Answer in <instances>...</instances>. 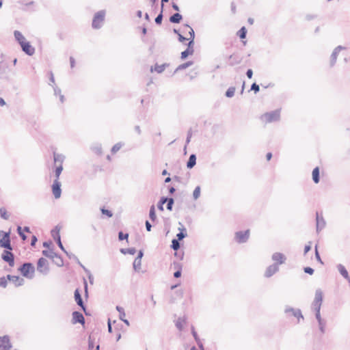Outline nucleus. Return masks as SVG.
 <instances>
[{
    "label": "nucleus",
    "instance_id": "11",
    "mask_svg": "<svg viewBox=\"0 0 350 350\" xmlns=\"http://www.w3.org/2000/svg\"><path fill=\"white\" fill-rule=\"evenodd\" d=\"M11 348L10 339L8 336L0 338V350H9Z\"/></svg>",
    "mask_w": 350,
    "mask_h": 350
},
{
    "label": "nucleus",
    "instance_id": "40",
    "mask_svg": "<svg viewBox=\"0 0 350 350\" xmlns=\"http://www.w3.org/2000/svg\"><path fill=\"white\" fill-rule=\"evenodd\" d=\"M315 255H316V258H317V260H318L319 262H321V264H323V262H322V260H321V259L320 255H319V252H318L317 247V246H316V247H315Z\"/></svg>",
    "mask_w": 350,
    "mask_h": 350
},
{
    "label": "nucleus",
    "instance_id": "18",
    "mask_svg": "<svg viewBox=\"0 0 350 350\" xmlns=\"http://www.w3.org/2000/svg\"><path fill=\"white\" fill-rule=\"evenodd\" d=\"M14 36H15L16 39L17 40V41L18 42V43L20 44V45H21L22 44H23L25 42L27 41V40L23 36V35L18 31H14Z\"/></svg>",
    "mask_w": 350,
    "mask_h": 350
},
{
    "label": "nucleus",
    "instance_id": "14",
    "mask_svg": "<svg viewBox=\"0 0 350 350\" xmlns=\"http://www.w3.org/2000/svg\"><path fill=\"white\" fill-rule=\"evenodd\" d=\"M75 299L76 302L77 303V304L79 306H81V308L85 310V307H84V305H83V301L81 299L80 291L79 288H77L75 291Z\"/></svg>",
    "mask_w": 350,
    "mask_h": 350
},
{
    "label": "nucleus",
    "instance_id": "24",
    "mask_svg": "<svg viewBox=\"0 0 350 350\" xmlns=\"http://www.w3.org/2000/svg\"><path fill=\"white\" fill-rule=\"evenodd\" d=\"M149 216L152 221H155L157 219V215L155 213V207L154 205H152L150 207Z\"/></svg>",
    "mask_w": 350,
    "mask_h": 350
},
{
    "label": "nucleus",
    "instance_id": "62",
    "mask_svg": "<svg viewBox=\"0 0 350 350\" xmlns=\"http://www.w3.org/2000/svg\"><path fill=\"white\" fill-rule=\"evenodd\" d=\"M23 231H26V232H29V228H28V227H25V228L23 229Z\"/></svg>",
    "mask_w": 350,
    "mask_h": 350
},
{
    "label": "nucleus",
    "instance_id": "30",
    "mask_svg": "<svg viewBox=\"0 0 350 350\" xmlns=\"http://www.w3.org/2000/svg\"><path fill=\"white\" fill-rule=\"evenodd\" d=\"M167 198H161L159 204H158V208L163 211V204L166 202Z\"/></svg>",
    "mask_w": 350,
    "mask_h": 350
},
{
    "label": "nucleus",
    "instance_id": "17",
    "mask_svg": "<svg viewBox=\"0 0 350 350\" xmlns=\"http://www.w3.org/2000/svg\"><path fill=\"white\" fill-rule=\"evenodd\" d=\"M185 325L186 319L185 317L178 318L176 321V326L179 330H182Z\"/></svg>",
    "mask_w": 350,
    "mask_h": 350
},
{
    "label": "nucleus",
    "instance_id": "46",
    "mask_svg": "<svg viewBox=\"0 0 350 350\" xmlns=\"http://www.w3.org/2000/svg\"><path fill=\"white\" fill-rule=\"evenodd\" d=\"M247 77L249 79H251L252 77V75H253V72L251 69H249L247 71V73H246Z\"/></svg>",
    "mask_w": 350,
    "mask_h": 350
},
{
    "label": "nucleus",
    "instance_id": "64",
    "mask_svg": "<svg viewBox=\"0 0 350 350\" xmlns=\"http://www.w3.org/2000/svg\"><path fill=\"white\" fill-rule=\"evenodd\" d=\"M191 350H198L195 347H193Z\"/></svg>",
    "mask_w": 350,
    "mask_h": 350
},
{
    "label": "nucleus",
    "instance_id": "42",
    "mask_svg": "<svg viewBox=\"0 0 350 350\" xmlns=\"http://www.w3.org/2000/svg\"><path fill=\"white\" fill-rule=\"evenodd\" d=\"M161 21H162V14H160L156 18H155V22L157 23V24H161Z\"/></svg>",
    "mask_w": 350,
    "mask_h": 350
},
{
    "label": "nucleus",
    "instance_id": "12",
    "mask_svg": "<svg viewBox=\"0 0 350 350\" xmlns=\"http://www.w3.org/2000/svg\"><path fill=\"white\" fill-rule=\"evenodd\" d=\"M8 279L13 283L15 286H21L23 284L24 280L19 276L16 275H8Z\"/></svg>",
    "mask_w": 350,
    "mask_h": 350
},
{
    "label": "nucleus",
    "instance_id": "35",
    "mask_svg": "<svg viewBox=\"0 0 350 350\" xmlns=\"http://www.w3.org/2000/svg\"><path fill=\"white\" fill-rule=\"evenodd\" d=\"M184 230L185 229L183 228V231L177 234L176 237L178 238V241H180L186 237V234L183 232Z\"/></svg>",
    "mask_w": 350,
    "mask_h": 350
},
{
    "label": "nucleus",
    "instance_id": "15",
    "mask_svg": "<svg viewBox=\"0 0 350 350\" xmlns=\"http://www.w3.org/2000/svg\"><path fill=\"white\" fill-rule=\"evenodd\" d=\"M168 65L166 64H163L161 65L155 64L153 67L151 68V72H157L158 73H161L163 72Z\"/></svg>",
    "mask_w": 350,
    "mask_h": 350
},
{
    "label": "nucleus",
    "instance_id": "60",
    "mask_svg": "<svg viewBox=\"0 0 350 350\" xmlns=\"http://www.w3.org/2000/svg\"><path fill=\"white\" fill-rule=\"evenodd\" d=\"M174 191H175V189H174V187H171V188L170 189V192L171 193H174Z\"/></svg>",
    "mask_w": 350,
    "mask_h": 350
},
{
    "label": "nucleus",
    "instance_id": "4",
    "mask_svg": "<svg viewBox=\"0 0 350 350\" xmlns=\"http://www.w3.org/2000/svg\"><path fill=\"white\" fill-rule=\"evenodd\" d=\"M19 270L26 278H32L33 277L35 269L31 263H24Z\"/></svg>",
    "mask_w": 350,
    "mask_h": 350
},
{
    "label": "nucleus",
    "instance_id": "39",
    "mask_svg": "<svg viewBox=\"0 0 350 350\" xmlns=\"http://www.w3.org/2000/svg\"><path fill=\"white\" fill-rule=\"evenodd\" d=\"M251 90H254L255 93L258 92L259 91V85L256 83H253L252 85Z\"/></svg>",
    "mask_w": 350,
    "mask_h": 350
},
{
    "label": "nucleus",
    "instance_id": "5",
    "mask_svg": "<svg viewBox=\"0 0 350 350\" xmlns=\"http://www.w3.org/2000/svg\"><path fill=\"white\" fill-rule=\"evenodd\" d=\"M10 232H5L0 230V247L12 250V248L10 244Z\"/></svg>",
    "mask_w": 350,
    "mask_h": 350
},
{
    "label": "nucleus",
    "instance_id": "20",
    "mask_svg": "<svg viewBox=\"0 0 350 350\" xmlns=\"http://www.w3.org/2000/svg\"><path fill=\"white\" fill-rule=\"evenodd\" d=\"M312 180L315 183H318L319 182V167H315L312 173Z\"/></svg>",
    "mask_w": 350,
    "mask_h": 350
},
{
    "label": "nucleus",
    "instance_id": "26",
    "mask_svg": "<svg viewBox=\"0 0 350 350\" xmlns=\"http://www.w3.org/2000/svg\"><path fill=\"white\" fill-rule=\"evenodd\" d=\"M0 216L4 219H8L9 215L5 208L2 207L0 208Z\"/></svg>",
    "mask_w": 350,
    "mask_h": 350
},
{
    "label": "nucleus",
    "instance_id": "58",
    "mask_svg": "<svg viewBox=\"0 0 350 350\" xmlns=\"http://www.w3.org/2000/svg\"><path fill=\"white\" fill-rule=\"evenodd\" d=\"M84 289H85V293H87V291H88V284H87L86 282L84 283Z\"/></svg>",
    "mask_w": 350,
    "mask_h": 350
},
{
    "label": "nucleus",
    "instance_id": "9",
    "mask_svg": "<svg viewBox=\"0 0 350 350\" xmlns=\"http://www.w3.org/2000/svg\"><path fill=\"white\" fill-rule=\"evenodd\" d=\"M21 46L22 50L28 55H33L35 53V48L28 41L25 42Z\"/></svg>",
    "mask_w": 350,
    "mask_h": 350
},
{
    "label": "nucleus",
    "instance_id": "50",
    "mask_svg": "<svg viewBox=\"0 0 350 350\" xmlns=\"http://www.w3.org/2000/svg\"><path fill=\"white\" fill-rule=\"evenodd\" d=\"M272 157V154L271 152H268L266 155V158L267 161H270Z\"/></svg>",
    "mask_w": 350,
    "mask_h": 350
},
{
    "label": "nucleus",
    "instance_id": "7",
    "mask_svg": "<svg viewBox=\"0 0 350 350\" xmlns=\"http://www.w3.org/2000/svg\"><path fill=\"white\" fill-rule=\"evenodd\" d=\"M250 237V230L237 232L235 234V239L237 242L241 243L245 242Z\"/></svg>",
    "mask_w": 350,
    "mask_h": 350
},
{
    "label": "nucleus",
    "instance_id": "27",
    "mask_svg": "<svg viewBox=\"0 0 350 350\" xmlns=\"http://www.w3.org/2000/svg\"><path fill=\"white\" fill-rule=\"evenodd\" d=\"M235 90L236 89L234 87L229 88L226 92V96L229 98L232 97L234 95Z\"/></svg>",
    "mask_w": 350,
    "mask_h": 350
},
{
    "label": "nucleus",
    "instance_id": "2",
    "mask_svg": "<svg viewBox=\"0 0 350 350\" xmlns=\"http://www.w3.org/2000/svg\"><path fill=\"white\" fill-rule=\"evenodd\" d=\"M184 32L188 31V35L187 37L183 36L181 34H179V40L180 42H184L185 40H189L188 47L187 49L181 53V58L185 59L189 55H191L193 53V39H194V31L193 29L189 25H186L183 27Z\"/></svg>",
    "mask_w": 350,
    "mask_h": 350
},
{
    "label": "nucleus",
    "instance_id": "6",
    "mask_svg": "<svg viewBox=\"0 0 350 350\" xmlns=\"http://www.w3.org/2000/svg\"><path fill=\"white\" fill-rule=\"evenodd\" d=\"M37 269L42 273H46L49 271L48 260L44 258H40L38 262Z\"/></svg>",
    "mask_w": 350,
    "mask_h": 350
},
{
    "label": "nucleus",
    "instance_id": "54",
    "mask_svg": "<svg viewBox=\"0 0 350 350\" xmlns=\"http://www.w3.org/2000/svg\"><path fill=\"white\" fill-rule=\"evenodd\" d=\"M128 253H129L131 254H134L135 253V249H129V250H128Z\"/></svg>",
    "mask_w": 350,
    "mask_h": 350
},
{
    "label": "nucleus",
    "instance_id": "19",
    "mask_svg": "<svg viewBox=\"0 0 350 350\" xmlns=\"http://www.w3.org/2000/svg\"><path fill=\"white\" fill-rule=\"evenodd\" d=\"M338 269L340 272V273L346 279L349 280V274H348V271L346 269V268L342 265H339L338 266Z\"/></svg>",
    "mask_w": 350,
    "mask_h": 350
},
{
    "label": "nucleus",
    "instance_id": "37",
    "mask_svg": "<svg viewBox=\"0 0 350 350\" xmlns=\"http://www.w3.org/2000/svg\"><path fill=\"white\" fill-rule=\"evenodd\" d=\"M128 237H129V234H124L123 232H119V234H118V238L120 240H124V239H128Z\"/></svg>",
    "mask_w": 350,
    "mask_h": 350
},
{
    "label": "nucleus",
    "instance_id": "51",
    "mask_svg": "<svg viewBox=\"0 0 350 350\" xmlns=\"http://www.w3.org/2000/svg\"><path fill=\"white\" fill-rule=\"evenodd\" d=\"M192 334H193V336H194L195 339L197 340H198V335H197V333L195 331L194 328L192 329Z\"/></svg>",
    "mask_w": 350,
    "mask_h": 350
},
{
    "label": "nucleus",
    "instance_id": "45",
    "mask_svg": "<svg viewBox=\"0 0 350 350\" xmlns=\"http://www.w3.org/2000/svg\"><path fill=\"white\" fill-rule=\"evenodd\" d=\"M175 278H180L181 276V269H178L174 273Z\"/></svg>",
    "mask_w": 350,
    "mask_h": 350
},
{
    "label": "nucleus",
    "instance_id": "63",
    "mask_svg": "<svg viewBox=\"0 0 350 350\" xmlns=\"http://www.w3.org/2000/svg\"><path fill=\"white\" fill-rule=\"evenodd\" d=\"M167 174V170H164L163 171V172H162V174H163V175H166Z\"/></svg>",
    "mask_w": 350,
    "mask_h": 350
},
{
    "label": "nucleus",
    "instance_id": "59",
    "mask_svg": "<svg viewBox=\"0 0 350 350\" xmlns=\"http://www.w3.org/2000/svg\"><path fill=\"white\" fill-rule=\"evenodd\" d=\"M332 57H333L334 61H335L336 59V53H334L332 54Z\"/></svg>",
    "mask_w": 350,
    "mask_h": 350
},
{
    "label": "nucleus",
    "instance_id": "3",
    "mask_svg": "<svg viewBox=\"0 0 350 350\" xmlns=\"http://www.w3.org/2000/svg\"><path fill=\"white\" fill-rule=\"evenodd\" d=\"M280 111L275 110L271 112L265 113L260 116V120L265 125L276 122L280 120Z\"/></svg>",
    "mask_w": 350,
    "mask_h": 350
},
{
    "label": "nucleus",
    "instance_id": "13",
    "mask_svg": "<svg viewBox=\"0 0 350 350\" xmlns=\"http://www.w3.org/2000/svg\"><path fill=\"white\" fill-rule=\"evenodd\" d=\"M72 321L74 323H84V317L83 314L79 312H74L72 313Z\"/></svg>",
    "mask_w": 350,
    "mask_h": 350
},
{
    "label": "nucleus",
    "instance_id": "52",
    "mask_svg": "<svg viewBox=\"0 0 350 350\" xmlns=\"http://www.w3.org/2000/svg\"><path fill=\"white\" fill-rule=\"evenodd\" d=\"M317 318L319 319V324H320V326H321V332H324V330H323V326H322V325H321V319H320V318H319V314H317Z\"/></svg>",
    "mask_w": 350,
    "mask_h": 350
},
{
    "label": "nucleus",
    "instance_id": "47",
    "mask_svg": "<svg viewBox=\"0 0 350 350\" xmlns=\"http://www.w3.org/2000/svg\"><path fill=\"white\" fill-rule=\"evenodd\" d=\"M191 64H192L191 62H188V63L184 64L183 65H180L178 68H180V69L185 68L186 67L191 65Z\"/></svg>",
    "mask_w": 350,
    "mask_h": 350
},
{
    "label": "nucleus",
    "instance_id": "61",
    "mask_svg": "<svg viewBox=\"0 0 350 350\" xmlns=\"http://www.w3.org/2000/svg\"><path fill=\"white\" fill-rule=\"evenodd\" d=\"M170 180H171V178L170 177H167V178H165V183H169Z\"/></svg>",
    "mask_w": 350,
    "mask_h": 350
},
{
    "label": "nucleus",
    "instance_id": "28",
    "mask_svg": "<svg viewBox=\"0 0 350 350\" xmlns=\"http://www.w3.org/2000/svg\"><path fill=\"white\" fill-rule=\"evenodd\" d=\"M201 189L200 187L198 186L193 191V196L195 200L198 199L200 196Z\"/></svg>",
    "mask_w": 350,
    "mask_h": 350
},
{
    "label": "nucleus",
    "instance_id": "33",
    "mask_svg": "<svg viewBox=\"0 0 350 350\" xmlns=\"http://www.w3.org/2000/svg\"><path fill=\"white\" fill-rule=\"evenodd\" d=\"M101 212L103 215H105L108 217H111L113 216V213L111 211L105 209L104 208H101Z\"/></svg>",
    "mask_w": 350,
    "mask_h": 350
},
{
    "label": "nucleus",
    "instance_id": "53",
    "mask_svg": "<svg viewBox=\"0 0 350 350\" xmlns=\"http://www.w3.org/2000/svg\"><path fill=\"white\" fill-rule=\"evenodd\" d=\"M142 256H143V252L142 251H139V252L138 253L137 257L136 258H139L142 260Z\"/></svg>",
    "mask_w": 350,
    "mask_h": 350
},
{
    "label": "nucleus",
    "instance_id": "56",
    "mask_svg": "<svg viewBox=\"0 0 350 350\" xmlns=\"http://www.w3.org/2000/svg\"><path fill=\"white\" fill-rule=\"evenodd\" d=\"M5 103L4 100L2 98H0V105L3 106V105H5Z\"/></svg>",
    "mask_w": 350,
    "mask_h": 350
},
{
    "label": "nucleus",
    "instance_id": "44",
    "mask_svg": "<svg viewBox=\"0 0 350 350\" xmlns=\"http://www.w3.org/2000/svg\"><path fill=\"white\" fill-rule=\"evenodd\" d=\"M310 250H311V245L310 243L308 245H306L304 247V254L308 253Z\"/></svg>",
    "mask_w": 350,
    "mask_h": 350
},
{
    "label": "nucleus",
    "instance_id": "49",
    "mask_svg": "<svg viewBox=\"0 0 350 350\" xmlns=\"http://www.w3.org/2000/svg\"><path fill=\"white\" fill-rule=\"evenodd\" d=\"M70 66L72 68H73L75 66V59L73 57H70Z\"/></svg>",
    "mask_w": 350,
    "mask_h": 350
},
{
    "label": "nucleus",
    "instance_id": "43",
    "mask_svg": "<svg viewBox=\"0 0 350 350\" xmlns=\"http://www.w3.org/2000/svg\"><path fill=\"white\" fill-rule=\"evenodd\" d=\"M315 299H317V301L318 302H321L322 301V295H321V293H317Z\"/></svg>",
    "mask_w": 350,
    "mask_h": 350
},
{
    "label": "nucleus",
    "instance_id": "36",
    "mask_svg": "<svg viewBox=\"0 0 350 350\" xmlns=\"http://www.w3.org/2000/svg\"><path fill=\"white\" fill-rule=\"evenodd\" d=\"M121 148V145L120 144H117L114 145L111 148V152L113 153L117 152Z\"/></svg>",
    "mask_w": 350,
    "mask_h": 350
},
{
    "label": "nucleus",
    "instance_id": "29",
    "mask_svg": "<svg viewBox=\"0 0 350 350\" xmlns=\"http://www.w3.org/2000/svg\"><path fill=\"white\" fill-rule=\"evenodd\" d=\"M247 30L245 27H243L239 31L238 35L241 39H244L246 36Z\"/></svg>",
    "mask_w": 350,
    "mask_h": 350
},
{
    "label": "nucleus",
    "instance_id": "16",
    "mask_svg": "<svg viewBox=\"0 0 350 350\" xmlns=\"http://www.w3.org/2000/svg\"><path fill=\"white\" fill-rule=\"evenodd\" d=\"M273 260L278 264H282L285 260V257L281 253H275L273 255Z\"/></svg>",
    "mask_w": 350,
    "mask_h": 350
},
{
    "label": "nucleus",
    "instance_id": "1",
    "mask_svg": "<svg viewBox=\"0 0 350 350\" xmlns=\"http://www.w3.org/2000/svg\"><path fill=\"white\" fill-rule=\"evenodd\" d=\"M53 161L54 166L52 169V172L50 173V178H51L53 174L55 179L53 180L51 189L55 198L58 199L61 197L62 194L61 183L59 180V178L63 171L64 157L62 154L54 152Z\"/></svg>",
    "mask_w": 350,
    "mask_h": 350
},
{
    "label": "nucleus",
    "instance_id": "34",
    "mask_svg": "<svg viewBox=\"0 0 350 350\" xmlns=\"http://www.w3.org/2000/svg\"><path fill=\"white\" fill-rule=\"evenodd\" d=\"M17 230H18V234L21 237L23 241H25L27 239V237L25 235L24 232H23L22 228L21 226H18L17 228Z\"/></svg>",
    "mask_w": 350,
    "mask_h": 350
},
{
    "label": "nucleus",
    "instance_id": "10",
    "mask_svg": "<svg viewBox=\"0 0 350 350\" xmlns=\"http://www.w3.org/2000/svg\"><path fill=\"white\" fill-rule=\"evenodd\" d=\"M2 258L5 262H8V264L12 267L14 264V255L10 251H4L2 254Z\"/></svg>",
    "mask_w": 350,
    "mask_h": 350
},
{
    "label": "nucleus",
    "instance_id": "32",
    "mask_svg": "<svg viewBox=\"0 0 350 350\" xmlns=\"http://www.w3.org/2000/svg\"><path fill=\"white\" fill-rule=\"evenodd\" d=\"M166 202H167V209L169 210V211H172V205L174 204V200L172 198H167Z\"/></svg>",
    "mask_w": 350,
    "mask_h": 350
},
{
    "label": "nucleus",
    "instance_id": "25",
    "mask_svg": "<svg viewBox=\"0 0 350 350\" xmlns=\"http://www.w3.org/2000/svg\"><path fill=\"white\" fill-rule=\"evenodd\" d=\"M142 260L139 258H135L133 262V268L135 270L138 271L141 269Z\"/></svg>",
    "mask_w": 350,
    "mask_h": 350
},
{
    "label": "nucleus",
    "instance_id": "31",
    "mask_svg": "<svg viewBox=\"0 0 350 350\" xmlns=\"http://www.w3.org/2000/svg\"><path fill=\"white\" fill-rule=\"evenodd\" d=\"M172 247L174 250H178L180 247V244H179V242L178 240L176 239H173L172 241Z\"/></svg>",
    "mask_w": 350,
    "mask_h": 350
},
{
    "label": "nucleus",
    "instance_id": "57",
    "mask_svg": "<svg viewBox=\"0 0 350 350\" xmlns=\"http://www.w3.org/2000/svg\"><path fill=\"white\" fill-rule=\"evenodd\" d=\"M172 8L176 11L179 10L178 6L176 4H173Z\"/></svg>",
    "mask_w": 350,
    "mask_h": 350
},
{
    "label": "nucleus",
    "instance_id": "23",
    "mask_svg": "<svg viewBox=\"0 0 350 350\" xmlns=\"http://www.w3.org/2000/svg\"><path fill=\"white\" fill-rule=\"evenodd\" d=\"M278 270L277 267L275 266H270L267 270L266 271L265 275L267 277L271 276L274 273H275Z\"/></svg>",
    "mask_w": 350,
    "mask_h": 350
},
{
    "label": "nucleus",
    "instance_id": "38",
    "mask_svg": "<svg viewBox=\"0 0 350 350\" xmlns=\"http://www.w3.org/2000/svg\"><path fill=\"white\" fill-rule=\"evenodd\" d=\"M7 285V279L5 277H2L0 278V286L3 287H5Z\"/></svg>",
    "mask_w": 350,
    "mask_h": 350
},
{
    "label": "nucleus",
    "instance_id": "55",
    "mask_svg": "<svg viewBox=\"0 0 350 350\" xmlns=\"http://www.w3.org/2000/svg\"><path fill=\"white\" fill-rule=\"evenodd\" d=\"M36 241H37L36 237L35 236H33L32 241H31V245H33Z\"/></svg>",
    "mask_w": 350,
    "mask_h": 350
},
{
    "label": "nucleus",
    "instance_id": "21",
    "mask_svg": "<svg viewBox=\"0 0 350 350\" xmlns=\"http://www.w3.org/2000/svg\"><path fill=\"white\" fill-rule=\"evenodd\" d=\"M196 157L195 154H191L189 157L187 166L188 168H192L196 165Z\"/></svg>",
    "mask_w": 350,
    "mask_h": 350
},
{
    "label": "nucleus",
    "instance_id": "8",
    "mask_svg": "<svg viewBox=\"0 0 350 350\" xmlns=\"http://www.w3.org/2000/svg\"><path fill=\"white\" fill-rule=\"evenodd\" d=\"M104 21V14L102 12L97 13L93 19L92 26L94 28H99Z\"/></svg>",
    "mask_w": 350,
    "mask_h": 350
},
{
    "label": "nucleus",
    "instance_id": "48",
    "mask_svg": "<svg viewBox=\"0 0 350 350\" xmlns=\"http://www.w3.org/2000/svg\"><path fill=\"white\" fill-rule=\"evenodd\" d=\"M146 229L148 231H150L151 230V225L149 223V221H146Z\"/></svg>",
    "mask_w": 350,
    "mask_h": 350
},
{
    "label": "nucleus",
    "instance_id": "22",
    "mask_svg": "<svg viewBox=\"0 0 350 350\" xmlns=\"http://www.w3.org/2000/svg\"><path fill=\"white\" fill-rule=\"evenodd\" d=\"M181 19L182 16L178 13H176L170 17V21L172 23H178Z\"/></svg>",
    "mask_w": 350,
    "mask_h": 350
},
{
    "label": "nucleus",
    "instance_id": "41",
    "mask_svg": "<svg viewBox=\"0 0 350 350\" xmlns=\"http://www.w3.org/2000/svg\"><path fill=\"white\" fill-rule=\"evenodd\" d=\"M304 271L308 274L312 275L314 273V270L310 267H306Z\"/></svg>",
    "mask_w": 350,
    "mask_h": 350
}]
</instances>
